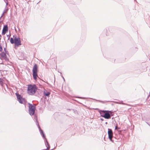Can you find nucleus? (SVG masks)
<instances>
[{
    "instance_id": "nucleus-7",
    "label": "nucleus",
    "mask_w": 150,
    "mask_h": 150,
    "mask_svg": "<svg viewBox=\"0 0 150 150\" xmlns=\"http://www.w3.org/2000/svg\"><path fill=\"white\" fill-rule=\"evenodd\" d=\"M16 94L18 100L20 103L21 104L25 103V100L24 98H23L20 95L16 93Z\"/></svg>"
},
{
    "instance_id": "nucleus-18",
    "label": "nucleus",
    "mask_w": 150,
    "mask_h": 150,
    "mask_svg": "<svg viewBox=\"0 0 150 150\" xmlns=\"http://www.w3.org/2000/svg\"><path fill=\"white\" fill-rule=\"evenodd\" d=\"M3 50L2 47L0 43V52H2Z\"/></svg>"
},
{
    "instance_id": "nucleus-12",
    "label": "nucleus",
    "mask_w": 150,
    "mask_h": 150,
    "mask_svg": "<svg viewBox=\"0 0 150 150\" xmlns=\"http://www.w3.org/2000/svg\"><path fill=\"white\" fill-rule=\"evenodd\" d=\"M44 95L46 96L49 97L50 94V93L49 92H46L44 91Z\"/></svg>"
},
{
    "instance_id": "nucleus-15",
    "label": "nucleus",
    "mask_w": 150,
    "mask_h": 150,
    "mask_svg": "<svg viewBox=\"0 0 150 150\" xmlns=\"http://www.w3.org/2000/svg\"><path fill=\"white\" fill-rule=\"evenodd\" d=\"M6 8L5 9V10H4V12H3L2 14V15L1 16V17H0V19H1V17L3 16V15L4 13H6V12H7V11H8V9H6Z\"/></svg>"
},
{
    "instance_id": "nucleus-25",
    "label": "nucleus",
    "mask_w": 150,
    "mask_h": 150,
    "mask_svg": "<svg viewBox=\"0 0 150 150\" xmlns=\"http://www.w3.org/2000/svg\"><path fill=\"white\" fill-rule=\"evenodd\" d=\"M63 78L64 79V78L63 77Z\"/></svg>"
},
{
    "instance_id": "nucleus-11",
    "label": "nucleus",
    "mask_w": 150,
    "mask_h": 150,
    "mask_svg": "<svg viewBox=\"0 0 150 150\" xmlns=\"http://www.w3.org/2000/svg\"><path fill=\"white\" fill-rule=\"evenodd\" d=\"M45 140V144L46 145V146L47 147V148L46 149H43L42 150H48L50 148V146L48 142L47 141V139L45 137V138H44Z\"/></svg>"
},
{
    "instance_id": "nucleus-8",
    "label": "nucleus",
    "mask_w": 150,
    "mask_h": 150,
    "mask_svg": "<svg viewBox=\"0 0 150 150\" xmlns=\"http://www.w3.org/2000/svg\"><path fill=\"white\" fill-rule=\"evenodd\" d=\"M13 38L15 41V46L18 47L19 45H21L20 38H17L14 36H13Z\"/></svg>"
},
{
    "instance_id": "nucleus-16",
    "label": "nucleus",
    "mask_w": 150,
    "mask_h": 150,
    "mask_svg": "<svg viewBox=\"0 0 150 150\" xmlns=\"http://www.w3.org/2000/svg\"><path fill=\"white\" fill-rule=\"evenodd\" d=\"M10 42L11 43L13 44L15 42L14 40L12 38H11L10 40Z\"/></svg>"
},
{
    "instance_id": "nucleus-13",
    "label": "nucleus",
    "mask_w": 150,
    "mask_h": 150,
    "mask_svg": "<svg viewBox=\"0 0 150 150\" xmlns=\"http://www.w3.org/2000/svg\"><path fill=\"white\" fill-rule=\"evenodd\" d=\"M5 44H6V47H4V52L6 53V54L7 55H8L9 54L8 52L6 50V42H5Z\"/></svg>"
},
{
    "instance_id": "nucleus-9",
    "label": "nucleus",
    "mask_w": 150,
    "mask_h": 150,
    "mask_svg": "<svg viewBox=\"0 0 150 150\" xmlns=\"http://www.w3.org/2000/svg\"><path fill=\"white\" fill-rule=\"evenodd\" d=\"M108 133L109 139L110 141L113 142V141L112 140V138L113 137V132L112 129H108Z\"/></svg>"
},
{
    "instance_id": "nucleus-17",
    "label": "nucleus",
    "mask_w": 150,
    "mask_h": 150,
    "mask_svg": "<svg viewBox=\"0 0 150 150\" xmlns=\"http://www.w3.org/2000/svg\"><path fill=\"white\" fill-rule=\"evenodd\" d=\"M4 1L6 4V8L8 4V2L7 1V0H4Z\"/></svg>"
},
{
    "instance_id": "nucleus-2",
    "label": "nucleus",
    "mask_w": 150,
    "mask_h": 150,
    "mask_svg": "<svg viewBox=\"0 0 150 150\" xmlns=\"http://www.w3.org/2000/svg\"><path fill=\"white\" fill-rule=\"evenodd\" d=\"M37 89V87L35 85H28V93L30 95H33L35 93Z\"/></svg>"
},
{
    "instance_id": "nucleus-5",
    "label": "nucleus",
    "mask_w": 150,
    "mask_h": 150,
    "mask_svg": "<svg viewBox=\"0 0 150 150\" xmlns=\"http://www.w3.org/2000/svg\"><path fill=\"white\" fill-rule=\"evenodd\" d=\"M34 119L35 120V121L36 122V125L39 128L40 134L43 138H45V135L43 133L42 130L40 128L39 122L38 121L37 116L35 115H34Z\"/></svg>"
},
{
    "instance_id": "nucleus-21",
    "label": "nucleus",
    "mask_w": 150,
    "mask_h": 150,
    "mask_svg": "<svg viewBox=\"0 0 150 150\" xmlns=\"http://www.w3.org/2000/svg\"><path fill=\"white\" fill-rule=\"evenodd\" d=\"M107 122H106L105 124H107Z\"/></svg>"
},
{
    "instance_id": "nucleus-4",
    "label": "nucleus",
    "mask_w": 150,
    "mask_h": 150,
    "mask_svg": "<svg viewBox=\"0 0 150 150\" xmlns=\"http://www.w3.org/2000/svg\"><path fill=\"white\" fill-rule=\"evenodd\" d=\"M29 112L30 115L32 116L34 115L35 110V106L29 103Z\"/></svg>"
},
{
    "instance_id": "nucleus-23",
    "label": "nucleus",
    "mask_w": 150,
    "mask_h": 150,
    "mask_svg": "<svg viewBox=\"0 0 150 150\" xmlns=\"http://www.w3.org/2000/svg\"><path fill=\"white\" fill-rule=\"evenodd\" d=\"M101 119V120H103V119Z\"/></svg>"
},
{
    "instance_id": "nucleus-22",
    "label": "nucleus",
    "mask_w": 150,
    "mask_h": 150,
    "mask_svg": "<svg viewBox=\"0 0 150 150\" xmlns=\"http://www.w3.org/2000/svg\"><path fill=\"white\" fill-rule=\"evenodd\" d=\"M146 123H147V124H148L150 126V125L147 122H146Z\"/></svg>"
},
{
    "instance_id": "nucleus-14",
    "label": "nucleus",
    "mask_w": 150,
    "mask_h": 150,
    "mask_svg": "<svg viewBox=\"0 0 150 150\" xmlns=\"http://www.w3.org/2000/svg\"><path fill=\"white\" fill-rule=\"evenodd\" d=\"M4 80L0 78V84L1 85L3 86V83H4Z\"/></svg>"
},
{
    "instance_id": "nucleus-10",
    "label": "nucleus",
    "mask_w": 150,
    "mask_h": 150,
    "mask_svg": "<svg viewBox=\"0 0 150 150\" xmlns=\"http://www.w3.org/2000/svg\"><path fill=\"white\" fill-rule=\"evenodd\" d=\"M8 27L7 25H4V28H3V30H2V35H5L6 32L8 31Z\"/></svg>"
},
{
    "instance_id": "nucleus-19",
    "label": "nucleus",
    "mask_w": 150,
    "mask_h": 150,
    "mask_svg": "<svg viewBox=\"0 0 150 150\" xmlns=\"http://www.w3.org/2000/svg\"><path fill=\"white\" fill-rule=\"evenodd\" d=\"M117 126H116L115 127V129H117Z\"/></svg>"
},
{
    "instance_id": "nucleus-6",
    "label": "nucleus",
    "mask_w": 150,
    "mask_h": 150,
    "mask_svg": "<svg viewBox=\"0 0 150 150\" xmlns=\"http://www.w3.org/2000/svg\"><path fill=\"white\" fill-rule=\"evenodd\" d=\"M6 53H4V52H2L0 54V58L2 60H5L6 61H8L9 59L7 57L6 55Z\"/></svg>"
},
{
    "instance_id": "nucleus-3",
    "label": "nucleus",
    "mask_w": 150,
    "mask_h": 150,
    "mask_svg": "<svg viewBox=\"0 0 150 150\" xmlns=\"http://www.w3.org/2000/svg\"><path fill=\"white\" fill-rule=\"evenodd\" d=\"M38 67L36 64H35L33 66V75L34 79L36 80L38 77Z\"/></svg>"
},
{
    "instance_id": "nucleus-1",
    "label": "nucleus",
    "mask_w": 150,
    "mask_h": 150,
    "mask_svg": "<svg viewBox=\"0 0 150 150\" xmlns=\"http://www.w3.org/2000/svg\"><path fill=\"white\" fill-rule=\"evenodd\" d=\"M112 111L109 110H100L99 112L101 116L104 117L105 119H109L110 118V114Z\"/></svg>"
},
{
    "instance_id": "nucleus-20",
    "label": "nucleus",
    "mask_w": 150,
    "mask_h": 150,
    "mask_svg": "<svg viewBox=\"0 0 150 150\" xmlns=\"http://www.w3.org/2000/svg\"><path fill=\"white\" fill-rule=\"evenodd\" d=\"M78 98H82L81 97H78Z\"/></svg>"
},
{
    "instance_id": "nucleus-24",
    "label": "nucleus",
    "mask_w": 150,
    "mask_h": 150,
    "mask_svg": "<svg viewBox=\"0 0 150 150\" xmlns=\"http://www.w3.org/2000/svg\"><path fill=\"white\" fill-rule=\"evenodd\" d=\"M150 96V92H149V96Z\"/></svg>"
}]
</instances>
